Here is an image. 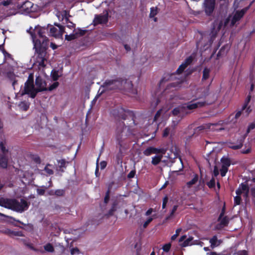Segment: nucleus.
<instances>
[{"label":"nucleus","mask_w":255,"mask_h":255,"mask_svg":"<svg viewBox=\"0 0 255 255\" xmlns=\"http://www.w3.org/2000/svg\"><path fill=\"white\" fill-rule=\"evenodd\" d=\"M45 31V28L38 29L39 38L36 40H35V37L32 33L31 32L30 33L32 36L34 43V48L35 49L36 52L34 64L41 67H44L45 66V62H47L48 58V55L46 52L48 39L43 35Z\"/></svg>","instance_id":"nucleus-1"},{"label":"nucleus","mask_w":255,"mask_h":255,"mask_svg":"<svg viewBox=\"0 0 255 255\" xmlns=\"http://www.w3.org/2000/svg\"><path fill=\"white\" fill-rule=\"evenodd\" d=\"M0 206L17 212H22L28 209L29 204L24 199L18 201L15 199L1 198L0 199Z\"/></svg>","instance_id":"nucleus-2"},{"label":"nucleus","mask_w":255,"mask_h":255,"mask_svg":"<svg viewBox=\"0 0 255 255\" xmlns=\"http://www.w3.org/2000/svg\"><path fill=\"white\" fill-rule=\"evenodd\" d=\"M131 87V82L129 81L125 80H107L100 88L99 92L101 90V94H102L104 91L122 88L128 90Z\"/></svg>","instance_id":"nucleus-3"},{"label":"nucleus","mask_w":255,"mask_h":255,"mask_svg":"<svg viewBox=\"0 0 255 255\" xmlns=\"http://www.w3.org/2000/svg\"><path fill=\"white\" fill-rule=\"evenodd\" d=\"M40 28H45V32H46V31H49V35L56 38H62L63 34L64 32L67 33V32L65 31L64 26L60 24H55L54 25H48L47 28L41 27H36L34 29L35 33H37L38 35V29ZM45 33V32L43 34L44 36H45L44 34Z\"/></svg>","instance_id":"nucleus-4"},{"label":"nucleus","mask_w":255,"mask_h":255,"mask_svg":"<svg viewBox=\"0 0 255 255\" xmlns=\"http://www.w3.org/2000/svg\"><path fill=\"white\" fill-rule=\"evenodd\" d=\"M170 152L171 153L168 154V157L171 159V162L173 163L172 165L173 169L176 172L181 170L183 164L181 158L179 157L178 150L175 146H172Z\"/></svg>","instance_id":"nucleus-5"},{"label":"nucleus","mask_w":255,"mask_h":255,"mask_svg":"<svg viewBox=\"0 0 255 255\" xmlns=\"http://www.w3.org/2000/svg\"><path fill=\"white\" fill-rule=\"evenodd\" d=\"M22 95L27 94L31 98H34L36 95V91L35 85L33 82V77L32 74H30L27 81L24 83L23 91L22 92Z\"/></svg>","instance_id":"nucleus-6"},{"label":"nucleus","mask_w":255,"mask_h":255,"mask_svg":"<svg viewBox=\"0 0 255 255\" xmlns=\"http://www.w3.org/2000/svg\"><path fill=\"white\" fill-rule=\"evenodd\" d=\"M172 114L173 116L177 117V119L176 120L173 121L174 126H176L178 122L188 113L186 111V107L185 105L180 106L178 107L174 108L172 110Z\"/></svg>","instance_id":"nucleus-7"},{"label":"nucleus","mask_w":255,"mask_h":255,"mask_svg":"<svg viewBox=\"0 0 255 255\" xmlns=\"http://www.w3.org/2000/svg\"><path fill=\"white\" fill-rule=\"evenodd\" d=\"M86 32L85 30H82L80 28L73 29L72 33L65 35V39L68 41L74 40L78 37L84 35Z\"/></svg>","instance_id":"nucleus-8"},{"label":"nucleus","mask_w":255,"mask_h":255,"mask_svg":"<svg viewBox=\"0 0 255 255\" xmlns=\"http://www.w3.org/2000/svg\"><path fill=\"white\" fill-rule=\"evenodd\" d=\"M45 81L41 77H38L35 79V87L37 94L39 92L47 90Z\"/></svg>","instance_id":"nucleus-9"},{"label":"nucleus","mask_w":255,"mask_h":255,"mask_svg":"<svg viewBox=\"0 0 255 255\" xmlns=\"http://www.w3.org/2000/svg\"><path fill=\"white\" fill-rule=\"evenodd\" d=\"M248 9V7H246L241 10L236 11L234 14L233 17H229V18H231V24L234 25L238 21H239L243 16Z\"/></svg>","instance_id":"nucleus-10"},{"label":"nucleus","mask_w":255,"mask_h":255,"mask_svg":"<svg viewBox=\"0 0 255 255\" xmlns=\"http://www.w3.org/2000/svg\"><path fill=\"white\" fill-rule=\"evenodd\" d=\"M215 0H205L204 9L207 14L210 15L215 8Z\"/></svg>","instance_id":"nucleus-11"},{"label":"nucleus","mask_w":255,"mask_h":255,"mask_svg":"<svg viewBox=\"0 0 255 255\" xmlns=\"http://www.w3.org/2000/svg\"><path fill=\"white\" fill-rule=\"evenodd\" d=\"M222 168L220 169L222 176H225L228 170V167L231 165V161L227 158H223L221 159Z\"/></svg>","instance_id":"nucleus-12"},{"label":"nucleus","mask_w":255,"mask_h":255,"mask_svg":"<svg viewBox=\"0 0 255 255\" xmlns=\"http://www.w3.org/2000/svg\"><path fill=\"white\" fill-rule=\"evenodd\" d=\"M21 10L25 13H30L34 12L36 8L34 7V4L29 1L24 2L21 6Z\"/></svg>","instance_id":"nucleus-13"},{"label":"nucleus","mask_w":255,"mask_h":255,"mask_svg":"<svg viewBox=\"0 0 255 255\" xmlns=\"http://www.w3.org/2000/svg\"><path fill=\"white\" fill-rule=\"evenodd\" d=\"M108 21V13H106L103 15L100 14L96 15L93 23L94 25L99 24L105 23Z\"/></svg>","instance_id":"nucleus-14"},{"label":"nucleus","mask_w":255,"mask_h":255,"mask_svg":"<svg viewBox=\"0 0 255 255\" xmlns=\"http://www.w3.org/2000/svg\"><path fill=\"white\" fill-rule=\"evenodd\" d=\"M206 103L204 101L195 102L192 101L187 105H184L186 107V111L187 110H193L198 108H201L204 106Z\"/></svg>","instance_id":"nucleus-15"},{"label":"nucleus","mask_w":255,"mask_h":255,"mask_svg":"<svg viewBox=\"0 0 255 255\" xmlns=\"http://www.w3.org/2000/svg\"><path fill=\"white\" fill-rule=\"evenodd\" d=\"M249 192V188L246 184H241L238 189L236 190L237 195L243 194L244 196L247 197Z\"/></svg>","instance_id":"nucleus-16"},{"label":"nucleus","mask_w":255,"mask_h":255,"mask_svg":"<svg viewBox=\"0 0 255 255\" xmlns=\"http://www.w3.org/2000/svg\"><path fill=\"white\" fill-rule=\"evenodd\" d=\"M199 180L198 175L196 174H194L193 177L191 180L188 181L184 187L185 190H188L189 189L193 187L196 185Z\"/></svg>","instance_id":"nucleus-17"},{"label":"nucleus","mask_w":255,"mask_h":255,"mask_svg":"<svg viewBox=\"0 0 255 255\" xmlns=\"http://www.w3.org/2000/svg\"><path fill=\"white\" fill-rule=\"evenodd\" d=\"M192 61V58L191 57H188L187 59H186L185 61L178 67L176 70V72L178 74L181 73L187 67V66L191 63Z\"/></svg>","instance_id":"nucleus-18"},{"label":"nucleus","mask_w":255,"mask_h":255,"mask_svg":"<svg viewBox=\"0 0 255 255\" xmlns=\"http://www.w3.org/2000/svg\"><path fill=\"white\" fill-rule=\"evenodd\" d=\"M211 248L213 249L216 247H219L222 243L223 241L218 239L217 236H214L209 240Z\"/></svg>","instance_id":"nucleus-19"},{"label":"nucleus","mask_w":255,"mask_h":255,"mask_svg":"<svg viewBox=\"0 0 255 255\" xmlns=\"http://www.w3.org/2000/svg\"><path fill=\"white\" fill-rule=\"evenodd\" d=\"M163 149L156 148L153 147H149L145 149L143 154L146 156H149L153 153H158L160 152L164 153Z\"/></svg>","instance_id":"nucleus-20"},{"label":"nucleus","mask_w":255,"mask_h":255,"mask_svg":"<svg viewBox=\"0 0 255 255\" xmlns=\"http://www.w3.org/2000/svg\"><path fill=\"white\" fill-rule=\"evenodd\" d=\"M186 236L184 235L181 237L179 240V243H182L183 241H184L183 243L181 244V246L183 247H185L192 245L191 242L193 240V238L190 237L187 239H186Z\"/></svg>","instance_id":"nucleus-21"},{"label":"nucleus","mask_w":255,"mask_h":255,"mask_svg":"<svg viewBox=\"0 0 255 255\" xmlns=\"http://www.w3.org/2000/svg\"><path fill=\"white\" fill-rule=\"evenodd\" d=\"M224 210H223L221 213L220 214V216L218 219V220L220 223V225H219L220 227H219V228H223L224 226H227V224H228L229 220H228V219L227 218V217H224L222 218L223 216H224Z\"/></svg>","instance_id":"nucleus-22"},{"label":"nucleus","mask_w":255,"mask_h":255,"mask_svg":"<svg viewBox=\"0 0 255 255\" xmlns=\"http://www.w3.org/2000/svg\"><path fill=\"white\" fill-rule=\"evenodd\" d=\"M9 155L0 154V166L3 168H6Z\"/></svg>","instance_id":"nucleus-23"},{"label":"nucleus","mask_w":255,"mask_h":255,"mask_svg":"<svg viewBox=\"0 0 255 255\" xmlns=\"http://www.w3.org/2000/svg\"><path fill=\"white\" fill-rule=\"evenodd\" d=\"M7 77L12 83V87L15 89L16 85H17V77L13 72H8L7 74Z\"/></svg>","instance_id":"nucleus-24"},{"label":"nucleus","mask_w":255,"mask_h":255,"mask_svg":"<svg viewBox=\"0 0 255 255\" xmlns=\"http://www.w3.org/2000/svg\"><path fill=\"white\" fill-rule=\"evenodd\" d=\"M222 26V22L221 21L217 20L214 22L213 26V31L212 32L213 36H214L215 35V31L216 32L220 30Z\"/></svg>","instance_id":"nucleus-25"},{"label":"nucleus","mask_w":255,"mask_h":255,"mask_svg":"<svg viewBox=\"0 0 255 255\" xmlns=\"http://www.w3.org/2000/svg\"><path fill=\"white\" fill-rule=\"evenodd\" d=\"M208 91V89L205 88H198L195 96L199 98L204 97L207 94Z\"/></svg>","instance_id":"nucleus-26"},{"label":"nucleus","mask_w":255,"mask_h":255,"mask_svg":"<svg viewBox=\"0 0 255 255\" xmlns=\"http://www.w3.org/2000/svg\"><path fill=\"white\" fill-rule=\"evenodd\" d=\"M0 148L2 154L10 155L8 149L6 148V142L5 141L0 142Z\"/></svg>","instance_id":"nucleus-27"},{"label":"nucleus","mask_w":255,"mask_h":255,"mask_svg":"<svg viewBox=\"0 0 255 255\" xmlns=\"http://www.w3.org/2000/svg\"><path fill=\"white\" fill-rule=\"evenodd\" d=\"M4 233L10 237L14 236H22V234L21 232L13 231L9 229H6L4 231Z\"/></svg>","instance_id":"nucleus-28"},{"label":"nucleus","mask_w":255,"mask_h":255,"mask_svg":"<svg viewBox=\"0 0 255 255\" xmlns=\"http://www.w3.org/2000/svg\"><path fill=\"white\" fill-rule=\"evenodd\" d=\"M125 127L122 124L121 125V127L118 128L116 131V136L118 139H120L122 136V133L124 130Z\"/></svg>","instance_id":"nucleus-29"},{"label":"nucleus","mask_w":255,"mask_h":255,"mask_svg":"<svg viewBox=\"0 0 255 255\" xmlns=\"http://www.w3.org/2000/svg\"><path fill=\"white\" fill-rule=\"evenodd\" d=\"M44 249L47 252L53 253L54 251L53 246L50 243L45 245L44 246Z\"/></svg>","instance_id":"nucleus-30"},{"label":"nucleus","mask_w":255,"mask_h":255,"mask_svg":"<svg viewBox=\"0 0 255 255\" xmlns=\"http://www.w3.org/2000/svg\"><path fill=\"white\" fill-rule=\"evenodd\" d=\"M162 156H155L154 157H152L151 163L153 165H157L158 164L159 162L160 161Z\"/></svg>","instance_id":"nucleus-31"},{"label":"nucleus","mask_w":255,"mask_h":255,"mask_svg":"<svg viewBox=\"0 0 255 255\" xmlns=\"http://www.w3.org/2000/svg\"><path fill=\"white\" fill-rule=\"evenodd\" d=\"M51 186L50 185L48 187L46 186H42L41 188H38L37 189V192L39 195H43L45 193V190L49 187Z\"/></svg>","instance_id":"nucleus-32"},{"label":"nucleus","mask_w":255,"mask_h":255,"mask_svg":"<svg viewBox=\"0 0 255 255\" xmlns=\"http://www.w3.org/2000/svg\"><path fill=\"white\" fill-rule=\"evenodd\" d=\"M210 70L208 68H205L203 71V79L206 80L209 78Z\"/></svg>","instance_id":"nucleus-33"},{"label":"nucleus","mask_w":255,"mask_h":255,"mask_svg":"<svg viewBox=\"0 0 255 255\" xmlns=\"http://www.w3.org/2000/svg\"><path fill=\"white\" fill-rule=\"evenodd\" d=\"M1 4L4 6L9 5L10 8H13L14 7L11 0H3L1 2Z\"/></svg>","instance_id":"nucleus-34"},{"label":"nucleus","mask_w":255,"mask_h":255,"mask_svg":"<svg viewBox=\"0 0 255 255\" xmlns=\"http://www.w3.org/2000/svg\"><path fill=\"white\" fill-rule=\"evenodd\" d=\"M65 20L66 21V27L69 29H74L75 26V24L71 21H69L68 18L67 17H65Z\"/></svg>","instance_id":"nucleus-35"},{"label":"nucleus","mask_w":255,"mask_h":255,"mask_svg":"<svg viewBox=\"0 0 255 255\" xmlns=\"http://www.w3.org/2000/svg\"><path fill=\"white\" fill-rule=\"evenodd\" d=\"M157 13V8L156 7H152L150 8L149 14L150 17H153Z\"/></svg>","instance_id":"nucleus-36"},{"label":"nucleus","mask_w":255,"mask_h":255,"mask_svg":"<svg viewBox=\"0 0 255 255\" xmlns=\"http://www.w3.org/2000/svg\"><path fill=\"white\" fill-rule=\"evenodd\" d=\"M242 110L243 112V114H245L246 116H248L250 113V112L252 111V109H251V108L250 107L247 108V105H245L243 107Z\"/></svg>","instance_id":"nucleus-37"},{"label":"nucleus","mask_w":255,"mask_h":255,"mask_svg":"<svg viewBox=\"0 0 255 255\" xmlns=\"http://www.w3.org/2000/svg\"><path fill=\"white\" fill-rule=\"evenodd\" d=\"M241 195H237L234 198V204L235 205H238L241 204Z\"/></svg>","instance_id":"nucleus-38"},{"label":"nucleus","mask_w":255,"mask_h":255,"mask_svg":"<svg viewBox=\"0 0 255 255\" xmlns=\"http://www.w3.org/2000/svg\"><path fill=\"white\" fill-rule=\"evenodd\" d=\"M182 230V229L181 228H179V229H177L176 230V232H175V234L174 235H173L171 238V240L172 241H174L175 240L177 237L178 236L179 233H180V232Z\"/></svg>","instance_id":"nucleus-39"},{"label":"nucleus","mask_w":255,"mask_h":255,"mask_svg":"<svg viewBox=\"0 0 255 255\" xmlns=\"http://www.w3.org/2000/svg\"><path fill=\"white\" fill-rule=\"evenodd\" d=\"M207 184L209 188H210L215 187V180L214 179V178H213L212 179H211L210 180V181L207 182Z\"/></svg>","instance_id":"nucleus-40"},{"label":"nucleus","mask_w":255,"mask_h":255,"mask_svg":"<svg viewBox=\"0 0 255 255\" xmlns=\"http://www.w3.org/2000/svg\"><path fill=\"white\" fill-rule=\"evenodd\" d=\"M177 208H178V206H177V205H175V206L173 207L172 210V211H171V213H170V215H169V216L167 217L166 218L165 220H168L170 217H171L173 215L174 213L176 212V211L177 210Z\"/></svg>","instance_id":"nucleus-41"},{"label":"nucleus","mask_w":255,"mask_h":255,"mask_svg":"<svg viewBox=\"0 0 255 255\" xmlns=\"http://www.w3.org/2000/svg\"><path fill=\"white\" fill-rule=\"evenodd\" d=\"M25 245L29 249H31V250H33L35 252H38V250L36 249H35L32 245V244L30 243H25Z\"/></svg>","instance_id":"nucleus-42"},{"label":"nucleus","mask_w":255,"mask_h":255,"mask_svg":"<svg viewBox=\"0 0 255 255\" xmlns=\"http://www.w3.org/2000/svg\"><path fill=\"white\" fill-rule=\"evenodd\" d=\"M171 246V244H166L163 246L162 249L164 252H168L170 250Z\"/></svg>","instance_id":"nucleus-43"},{"label":"nucleus","mask_w":255,"mask_h":255,"mask_svg":"<svg viewBox=\"0 0 255 255\" xmlns=\"http://www.w3.org/2000/svg\"><path fill=\"white\" fill-rule=\"evenodd\" d=\"M71 254L72 255H74L75 254H80V251L77 248H72L70 250Z\"/></svg>","instance_id":"nucleus-44"},{"label":"nucleus","mask_w":255,"mask_h":255,"mask_svg":"<svg viewBox=\"0 0 255 255\" xmlns=\"http://www.w3.org/2000/svg\"><path fill=\"white\" fill-rule=\"evenodd\" d=\"M153 218L152 217L148 218L146 221L143 224V227L144 228H146L148 225L152 221Z\"/></svg>","instance_id":"nucleus-45"},{"label":"nucleus","mask_w":255,"mask_h":255,"mask_svg":"<svg viewBox=\"0 0 255 255\" xmlns=\"http://www.w3.org/2000/svg\"><path fill=\"white\" fill-rule=\"evenodd\" d=\"M59 167L60 168L65 167L66 162L64 159H61L58 161Z\"/></svg>","instance_id":"nucleus-46"},{"label":"nucleus","mask_w":255,"mask_h":255,"mask_svg":"<svg viewBox=\"0 0 255 255\" xmlns=\"http://www.w3.org/2000/svg\"><path fill=\"white\" fill-rule=\"evenodd\" d=\"M243 146V144L242 143H240L238 145H229V147L232 148V149H239V148H241Z\"/></svg>","instance_id":"nucleus-47"},{"label":"nucleus","mask_w":255,"mask_h":255,"mask_svg":"<svg viewBox=\"0 0 255 255\" xmlns=\"http://www.w3.org/2000/svg\"><path fill=\"white\" fill-rule=\"evenodd\" d=\"M59 85V83L58 82H55L53 84H52L48 88V90L49 91H52L53 90V89H55L56 88H57L58 87Z\"/></svg>","instance_id":"nucleus-48"},{"label":"nucleus","mask_w":255,"mask_h":255,"mask_svg":"<svg viewBox=\"0 0 255 255\" xmlns=\"http://www.w3.org/2000/svg\"><path fill=\"white\" fill-rule=\"evenodd\" d=\"M217 125H215V124H210L209 127H208V128L212 130H218V129H216L215 128V127L216 126H217ZM223 129L222 128H220L219 129V130H222Z\"/></svg>","instance_id":"nucleus-49"},{"label":"nucleus","mask_w":255,"mask_h":255,"mask_svg":"<svg viewBox=\"0 0 255 255\" xmlns=\"http://www.w3.org/2000/svg\"><path fill=\"white\" fill-rule=\"evenodd\" d=\"M170 129L169 128H166L163 131V136L164 137L168 136L170 132Z\"/></svg>","instance_id":"nucleus-50"},{"label":"nucleus","mask_w":255,"mask_h":255,"mask_svg":"<svg viewBox=\"0 0 255 255\" xmlns=\"http://www.w3.org/2000/svg\"><path fill=\"white\" fill-rule=\"evenodd\" d=\"M135 174V171L134 170H131L128 175V178H133Z\"/></svg>","instance_id":"nucleus-51"},{"label":"nucleus","mask_w":255,"mask_h":255,"mask_svg":"<svg viewBox=\"0 0 255 255\" xmlns=\"http://www.w3.org/2000/svg\"><path fill=\"white\" fill-rule=\"evenodd\" d=\"M167 202H168V197L166 196L164 198V199L163 200L162 205L163 209H164L165 208Z\"/></svg>","instance_id":"nucleus-52"},{"label":"nucleus","mask_w":255,"mask_h":255,"mask_svg":"<svg viewBox=\"0 0 255 255\" xmlns=\"http://www.w3.org/2000/svg\"><path fill=\"white\" fill-rule=\"evenodd\" d=\"M255 128V124L254 123L251 124L248 127V128L247 129V133H249L251 130Z\"/></svg>","instance_id":"nucleus-53"},{"label":"nucleus","mask_w":255,"mask_h":255,"mask_svg":"<svg viewBox=\"0 0 255 255\" xmlns=\"http://www.w3.org/2000/svg\"><path fill=\"white\" fill-rule=\"evenodd\" d=\"M44 170L45 171H46V172L49 174V175H51V174H52L53 172L52 171V169H50L48 168V167L47 166H46L45 168H44Z\"/></svg>","instance_id":"nucleus-54"},{"label":"nucleus","mask_w":255,"mask_h":255,"mask_svg":"<svg viewBox=\"0 0 255 255\" xmlns=\"http://www.w3.org/2000/svg\"><path fill=\"white\" fill-rule=\"evenodd\" d=\"M161 112H162V110H160L157 111V112L156 113V114L155 115L154 118V121H156L158 119V118L160 116V114H161Z\"/></svg>","instance_id":"nucleus-55"},{"label":"nucleus","mask_w":255,"mask_h":255,"mask_svg":"<svg viewBox=\"0 0 255 255\" xmlns=\"http://www.w3.org/2000/svg\"><path fill=\"white\" fill-rule=\"evenodd\" d=\"M237 255H248V253L245 250L239 251L237 253Z\"/></svg>","instance_id":"nucleus-56"},{"label":"nucleus","mask_w":255,"mask_h":255,"mask_svg":"<svg viewBox=\"0 0 255 255\" xmlns=\"http://www.w3.org/2000/svg\"><path fill=\"white\" fill-rule=\"evenodd\" d=\"M58 78H59V76H58V74L57 72L55 71L53 73V75H52L53 79L54 81H56L57 80H58Z\"/></svg>","instance_id":"nucleus-57"},{"label":"nucleus","mask_w":255,"mask_h":255,"mask_svg":"<svg viewBox=\"0 0 255 255\" xmlns=\"http://www.w3.org/2000/svg\"><path fill=\"white\" fill-rule=\"evenodd\" d=\"M63 194V191L61 190H57L55 191V194L58 196L62 195Z\"/></svg>","instance_id":"nucleus-58"},{"label":"nucleus","mask_w":255,"mask_h":255,"mask_svg":"<svg viewBox=\"0 0 255 255\" xmlns=\"http://www.w3.org/2000/svg\"><path fill=\"white\" fill-rule=\"evenodd\" d=\"M20 106H22L23 107V110L24 111H26L28 108V106H27L25 103H23V102L21 103V104H20Z\"/></svg>","instance_id":"nucleus-59"},{"label":"nucleus","mask_w":255,"mask_h":255,"mask_svg":"<svg viewBox=\"0 0 255 255\" xmlns=\"http://www.w3.org/2000/svg\"><path fill=\"white\" fill-rule=\"evenodd\" d=\"M219 170L217 166L214 167L213 174L215 176H217L219 174Z\"/></svg>","instance_id":"nucleus-60"},{"label":"nucleus","mask_w":255,"mask_h":255,"mask_svg":"<svg viewBox=\"0 0 255 255\" xmlns=\"http://www.w3.org/2000/svg\"><path fill=\"white\" fill-rule=\"evenodd\" d=\"M116 209L114 207H112V208L109 211L108 215L109 216H112L113 215L114 212L115 211Z\"/></svg>","instance_id":"nucleus-61"},{"label":"nucleus","mask_w":255,"mask_h":255,"mask_svg":"<svg viewBox=\"0 0 255 255\" xmlns=\"http://www.w3.org/2000/svg\"><path fill=\"white\" fill-rule=\"evenodd\" d=\"M158 104V100L155 99V101L151 103V106L154 108H155Z\"/></svg>","instance_id":"nucleus-62"},{"label":"nucleus","mask_w":255,"mask_h":255,"mask_svg":"<svg viewBox=\"0 0 255 255\" xmlns=\"http://www.w3.org/2000/svg\"><path fill=\"white\" fill-rule=\"evenodd\" d=\"M153 212V209L152 208L149 209L145 213L146 216H149Z\"/></svg>","instance_id":"nucleus-63"},{"label":"nucleus","mask_w":255,"mask_h":255,"mask_svg":"<svg viewBox=\"0 0 255 255\" xmlns=\"http://www.w3.org/2000/svg\"><path fill=\"white\" fill-rule=\"evenodd\" d=\"M124 47L126 49V50L127 51V52H129L130 51L131 49H130V47L129 46V45H128V44H125L124 45Z\"/></svg>","instance_id":"nucleus-64"}]
</instances>
